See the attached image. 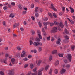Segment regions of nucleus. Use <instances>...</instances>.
Wrapping results in <instances>:
<instances>
[{
  "instance_id": "1",
  "label": "nucleus",
  "mask_w": 75,
  "mask_h": 75,
  "mask_svg": "<svg viewBox=\"0 0 75 75\" xmlns=\"http://www.w3.org/2000/svg\"><path fill=\"white\" fill-rule=\"evenodd\" d=\"M37 32L39 38H36L35 40L36 41H37V42H40V41H41V40H42V36H41V31L40 30H38Z\"/></svg>"
},
{
  "instance_id": "2",
  "label": "nucleus",
  "mask_w": 75,
  "mask_h": 75,
  "mask_svg": "<svg viewBox=\"0 0 75 75\" xmlns=\"http://www.w3.org/2000/svg\"><path fill=\"white\" fill-rule=\"evenodd\" d=\"M57 30L61 31V28L59 26H57V27H54L51 31V33H55L57 32Z\"/></svg>"
},
{
  "instance_id": "3",
  "label": "nucleus",
  "mask_w": 75,
  "mask_h": 75,
  "mask_svg": "<svg viewBox=\"0 0 75 75\" xmlns=\"http://www.w3.org/2000/svg\"><path fill=\"white\" fill-rule=\"evenodd\" d=\"M10 55V54L6 53L5 55V60H4V62L5 64H7V58Z\"/></svg>"
},
{
  "instance_id": "4",
  "label": "nucleus",
  "mask_w": 75,
  "mask_h": 75,
  "mask_svg": "<svg viewBox=\"0 0 75 75\" xmlns=\"http://www.w3.org/2000/svg\"><path fill=\"white\" fill-rule=\"evenodd\" d=\"M37 69V67H36L33 70V72H35V73H32L31 74L32 75H37V74H38V72H37V71H36Z\"/></svg>"
},
{
  "instance_id": "5",
  "label": "nucleus",
  "mask_w": 75,
  "mask_h": 75,
  "mask_svg": "<svg viewBox=\"0 0 75 75\" xmlns=\"http://www.w3.org/2000/svg\"><path fill=\"white\" fill-rule=\"evenodd\" d=\"M67 59L69 62H71L72 60V55L70 54H68L67 55Z\"/></svg>"
},
{
  "instance_id": "6",
  "label": "nucleus",
  "mask_w": 75,
  "mask_h": 75,
  "mask_svg": "<svg viewBox=\"0 0 75 75\" xmlns=\"http://www.w3.org/2000/svg\"><path fill=\"white\" fill-rule=\"evenodd\" d=\"M50 22H45L43 23V24L45 26V29L47 30V25L50 24Z\"/></svg>"
},
{
  "instance_id": "7",
  "label": "nucleus",
  "mask_w": 75,
  "mask_h": 75,
  "mask_svg": "<svg viewBox=\"0 0 75 75\" xmlns=\"http://www.w3.org/2000/svg\"><path fill=\"white\" fill-rule=\"evenodd\" d=\"M14 69H12L9 71L8 74L10 75H13L14 74Z\"/></svg>"
},
{
  "instance_id": "8",
  "label": "nucleus",
  "mask_w": 75,
  "mask_h": 75,
  "mask_svg": "<svg viewBox=\"0 0 75 75\" xmlns=\"http://www.w3.org/2000/svg\"><path fill=\"white\" fill-rule=\"evenodd\" d=\"M44 69V68H42L41 69L39 70L38 71V75H42V73H41V71H43Z\"/></svg>"
},
{
  "instance_id": "9",
  "label": "nucleus",
  "mask_w": 75,
  "mask_h": 75,
  "mask_svg": "<svg viewBox=\"0 0 75 75\" xmlns=\"http://www.w3.org/2000/svg\"><path fill=\"white\" fill-rule=\"evenodd\" d=\"M54 6V5L53 4H51V8L53 10H54V11H57V9Z\"/></svg>"
},
{
  "instance_id": "10",
  "label": "nucleus",
  "mask_w": 75,
  "mask_h": 75,
  "mask_svg": "<svg viewBox=\"0 0 75 75\" xmlns=\"http://www.w3.org/2000/svg\"><path fill=\"white\" fill-rule=\"evenodd\" d=\"M66 72V70L65 69L62 68L61 69L60 71V74H64Z\"/></svg>"
},
{
  "instance_id": "11",
  "label": "nucleus",
  "mask_w": 75,
  "mask_h": 75,
  "mask_svg": "<svg viewBox=\"0 0 75 75\" xmlns=\"http://www.w3.org/2000/svg\"><path fill=\"white\" fill-rule=\"evenodd\" d=\"M60 42L61 38H58L57 39V40L56 41V44H61Z\"/></svg>"
},
{
  "instance_id": "12",
  "label": "nucleus",
  "mask_w": 75,
  "mask_h": 75,
  "mask_svg": "<svg viewBox=\"0 0 75 75\" xmlns=\"http://www.w3.org/2000/svg\"><path fill=\"white\" fill-rule=\"evenodd\" d=\"M20 25V24L18 23H15L13 26V28H15L16 27H18V26H19Z\"/></svg>"
},
{
  "instance_id": "13",
  "label": "nucleus",
  "mask_w": 75,
  "mask_h": 75,
  "mask_svg": "<svg viewBox=\"0 0 75 75\" xmlns=\"http://www.w3.org/2000/svg\"><path fill=\"white\" fill-rule=\"evenodd\" d=\"M49 66L48 64H47L45 66V71H48V70L49 68Z\"/></svg>"
},
{
  "instance_id": "14",
  "label": "nucleus",
  "mask_w": 75,
  "mask_h": 75,
  "mask_svg": "<svg viewBox=\"0 0 75 75\" xmlns=\"http://www.w3.org/2000/svg\"><path fill=\"white\" fill-rule=\"evenodd\" d=\"M9 17H11V18H14L15 17V14L13 13H12L10 14L9 16Z\"/></svg>"
},
{
  "instance_id": "15",
  "label": "nucleus",
  "mask_w": 75,
  "mask_h": 75,
  "mask_svg": "<svg viewBox=\"0 0 75 75\" xmlns=\"http://www.w3.org/2000/svg\"><path fill=\"white\" fill-rule=\"evenodd\" d=\"M11 62L13 64H15L16 63L14 61H15V59L14 58H12L11 59Z\"/></svg>"
},
{
  "instance_id": "16",
  "label": "nucleus",
  "mask_w": 75,
  "mask_h": 75,
  "mask_svg": "<svg viewBox=\"0 0 75 75\" xmlns=\"http://www.w3.org/2000/svg\"><path fill=\"white\" fill-rule=\"evenodd\" d=\"M33 45L35 47H37L38 46V42H35L33 43Z\"/></svg>"
},
{
  "instance_id": "17",
  "label": "nucleus",
  "mask_w": 75,
  "mask_h": 75,
  "mask_svg": "<svg viewBox=\"0 0 75 75\" xmlns=\"http://www.w3.org/2000/svg\"><path fill=\"white\" fill-rule=\"evenodd\" d=\"M60 27L61 28H62L63 27H64V25H63V24L62 23V22H61L60 23Z\"/></svg>"
},
{
  "instance_id": "18",
  "label": "nucleus",
  "mask_w": 75,
  "mask_h": 75,
  "mask_svg": "<svg viewBox=\"0 0 75 75\" xmlns=\"http://www.w3.org/2000/svg\"><path fill=\"white\" fill-rule=\"evenodd\" d=\"M42 61L41 60H39L38 61V66L40 65Z\"/></svg>"
},
{
  "instance_id": "19",
  "label": "nucleus",
  "mask_w": 75,
  "mask_h": 75,
  "mask_svg": "<svg viewBox=\"0 0 75 75\" xmlns=\"http://www.w3.org/2000/svg\"><path fill=\"white\" fill-rule=\"evenodd\" d=\"M69 8L71 10V13H74V11H75L74 10L73 8H72V7H69Z\"/></svg>"
},
{
  "instance_id": "20",
  "label": "nucleus",
  "mask_w": 75,
  "mask_h": 75,
  "mask_svg": "<svg viewBox=\"0 0 75 75\" xmlns=\"http://www.w3.org/2000/svg\"><path fill=\"white\" fill-rule=\"evenodd\" d=\"M57 52V50H54L52 51V54H55Z\"/></svg>"
},
{
  "instance_id": "21",
  "label": "nucleus",
  "mask_w": 75,
  "mask_h": 75,
  "mask_svg": "<svg viewBox=\"0 0 75 75\" xmlns=\"http://www.w3.org/2000/svg\"><path fill=\"white\" fill-rule=\"evenodd\" d=\"M67 19H68V20H69L70 22H71V24H74V21H72V20H70V19H69V18H67Z\"/></svg>"
},
{
  "instance_id": "22",
  "label": "nucleus",
  "mask_w": 75,
  "mask_h": 75,
  "mask_svg": "<svg viewBox=\"0 0 75 75\" xmlns=\"http://www.w3.org/2000/svg\"><path fill=\"white\" fill-rule=\"evenodd\" d=\"M30 67L31 69H33L34 68V65L32 63H31L30 65Z\"/></svg>"
},
{
  "instance_id": "23",
  "label": "nucleus",
  "mask_w": 75,
  "mask_h": 75,
  "mask_svg": "<svg viewBox=\"0 0 75 75\" xmlns=\"http://www.w3.org/2000/svg\"><path fill=\"white\" fill-rule=\"evenodd\" d=\"M55 66H58V65H59V61L58 60H57L56 62V63L55 64Z\"/></svg>"
},
{
  "instance_id": "24",
  "label": "nucleus",
  "mask_w": 75,
  "mask_h": 75,
  "mask_svg": "<svg viewBox=\"0 0 75 75\" xmlns=\"http://www.w3.org/2000/svg\"><path fill=\"white\" fill-rule=\"evenodd\" d=\"M58 55L60 57H63L64 56V54L59 53Z\"/></svg>"
},
{
  "instance_id": "25",
  "label": "nucleus",
  "mask_w": 75,
  "mask_h": 75,
  "mask_svg": "<svg viewBox=\"0 0 75 75\" xmlns=\"http://www.w3.org/2000/svg\"><path fill=\"white\" fill-rule=\"evenodd\" d=\"M52 69H50L49 72L50 75H52Z\"/></svg>"
},
{
  "instance_id": "26",
  "label": "nucleus",
  "mask_w": 75,
  "mask_h": 75,
  "mask_svg": "<svg viewBox=\"0 0 75 75\" xmlns=\"http://www.w3.org/2000/svg\"><path fill=\"white\" fill-rule=\"evenodd\" d=\"M38 7H36L35 9V13H37V12H38Z\"/></svg>"
},
{
  "instance_id": "27",
  "label": "nucleus",
  "mask_w": 75,
  "mask_h": 75,
  "mask_svg": "<svg viewBox=\"0 0 75 75\" xmlns=\"http://www.w3.org/2000/svg\"><path fill=\"white\" fill-rule=\"evenodd\" d=\"M48 14L49 15V16H50V17H51V18H53V16H52V14L50 13H48Z\"/></svg>"
},
{
  "instance_id": "28",
  "label": "nucleus",
  "mask_w": 75,
  "mask_h": 75,
  "mask_svg": "<svg viewBox=\"0 0 75 75\" xmlns=\"http://www.w3.org/2000/svg\"><path fill=\"white\" fill-rule=\"evenodd\" d=\"M65 33H66L67 34H69V31H68L67 30V29H65Z\"/></svg>"
},
{
  "instance_id": "29",
  "label": "nucleus",
  "mask_w": 75,
  "mask_h": 75,
  "mask_svg": "<svg viewBox=\"0 0 75 75\" xmlns=\"http://www.w3.org/2000/svg\"><path fill=\"white\" fill-rule=\"evenodd\" d=\"M42 47H39V49L38 50L39 52H41L42 51Z\"/></svg>"
},
{
  "instance_id": "30",
  "label": "nucleus",
  "mask_w": 75,
  "mask_h": 75,
  "mask_svg": "<svg viewBox=\"0 0 75 75\" xmlns=\"http://www.w3.org/2000/svg\"><path fill=\"white\" fill-rule=\"evenodd\" d=\"M18 8H20V10H21V9L23 8L22 7H21V5L20 4L18 5Z\"/></svg>"
},
{
  "instance_id": "31",
  "label": "nucleus",
  "mask_w": 75,
  "mask_h": 75,
  "mask_svg": "<svg viewBox=\"0 0 75 75\" xmlns=\"http://www.w3.org/2000/svg\"><path fill=\"white\" fill-rule=\"evenodd\" d=\"M51 38V36H49L47 37L46 39L47 41H50V39Z\"/></svg>"
},
{
  "instance_id": "32",
  "label": "nucleus",
  "mask_w": 75,
  "mask_h": 75,
  "mask_svg": "<svg viewBox=\"0 0 75 75\" xmlns=\"http://www.w3.org/2000/svg\"><path fill=\"white\" fill-rule=\"evenodd\" d=\"M17 48L18 50V51H20V50H21V48L19 46H18L17 47Z\"/></svg>"
},
{
  "instance_id": "33",
  "label": "nucleus",
  "mask_w": 75,
  "mask_h": 75,
  "mask_svg": "<svg viewBox=\"0 0 75 75\" xmlns=\"http://www.w3.org/2000/svg\"><path fill=\"white\" fill-rule=\"evenodd\" d=\"M23 60L24 61H28V60H29V59L27 58H25L23 59Z\"/></svg>"
},
{
  "instance_id": "34",
  "label": "nucleus",
  "mask_w": 75,
  "mask_h": 75,
  "mask_svg": "<svg viewBox=\"0 0 75 75\" xmlns=\"http://www.w3.org/2000/svg\"><path fill=\"white\" fill-rule=\"evenodd\" d=\"M22 54H23V55H26V52L25 50H23L22 51Z\"/></svg>"
},
{
  "instance_id": "35",
  "label": "nucleus",
  "mask_w": 75,
  "mask_h": 75,
  "mask_svg": "<svg viewBox=\"0 0 75 75\" xmlns=\"http://www.w3.org/2000/svg\"><path fill=\"white\" fill-rule=\"evenodd\" d=\"M54 24L55 25H58L59 24V23L57 22V21H55L54 22Z\"/></svg>"
},
{
  "instance_id": "36",
  "label": "nucleus",
  "mask_w": 75,
  "mask_h": 75,
  "mask_svg": "<svg viewBox=\"0 0 75 75\" xmlns=\"http://www.w3.org/2000/svg\"><path fill=\"white\" fill-rule=\"evenodd\" d=\"M39 25L40 27H41V26H42V24L40 21L39 22Z\"/></svg>"
},
{
  "instance_id": "37",
  "label": "nucleus",
  "mask_w": 75,
  "mask_h": 75,
  "mask_svg": "<svg viewBox=\"0 0 75 75\" xmlns=\"http://www.w3.org/2000/svg\"><path fill=\"white\" fill-rule=\"evenodd\" d=\"M0 74L1 75H4V73L2 71H0Z\"/></svg>"
},
{
  "instance_id": "38",
  "label": "nucleus",
  "mask_w": 75,
  "mask_h": 75,
  "mask_svg": "<svg viewBox=\"0 0 75 75\" xmlns=\"http://www.w3.org/2000/svg\"><path fill=\"white\" fill-rule=\"evenodd\" d=\"M54 25V23L52 22L51 23H50V26H53Z\"/></svg>"
},
{
  "instance_id": "39",
  "label": "nucleus",
  "mask_w": 75,
  "mask_h": 75,
  "mask_svg": "<svg viewBox=\"0 0 75 75\" xmlns=\"http://www.w3.org/2000/svg\"><path fill=\"white\" fill-rule=\"evenodd\" d=\"M58 72V70L57 69H55V73L56 74H57V73Z\"/></svg>"
},
{
  "instance_id": "40",
  "label": "nucleus",
  "mask_w": 75,
  "mask_h": 75,
  "mask_svg": "<svg viewBox=\"0 0 75 75\" xmlns=\"http://www.w3.org/2000/svg\"><path fill=\"white\" fill-rule=\"evenodd\" d=\"M65 7H63L62 8V10L63 12L65 11Z\"/></svg>"
},
{
  "instance_id": "41",
  "label": "nucleus",
  "mask_w": 75,
  "mask_h": 75,
  "mask_svg": "<svg viewBox=\"0 0 75 75\" xmlns=\"http://www.w3.org/2000/svg\"><path fill=\"white\" fill-rule=\"evenodd\" d=\"M65 24L66 26V27H68V25H67V24H68V22H67V21H65Z\"/></svg>"
},
{
  "instance_id": "42",
  "label": "nucleus",
  "mask_w": 75,
  "mask_h": 75,
  "mask_svg": "<svg viewBox=\"0 0 75 75\" xmlns=\"http://www.w3.org/2000/svg\"><path fill=\"white\" fill-rule=\"evenodd\" d=\"M64 38L65 39H66V40H68V39H69V38L67 35L65 36H64Z\"/></svg>"
},
{
  "instance_id": "43",
  "label": "nucleus",
  "mask_w": 75,
  "mask_h": 75,
  "mask_svg": "<svg viewBox=\"0 0 75 75\" xmlns=\"http://www.w3.org/2000/svg\"><path fill=\"white\" fill-rule=\"evenodd\" d=\"M52 60V56L50 55L49 57V61H51Z\"/></svg>"
},
{
  "instance_id": "44",
  "label": "nucleus",
  "mask_w": 75,
  "mask_h": 75,
  "mask_svg": "<svg viewBox=\"0 0 75 75\" xmlns=\"http://www.w3.org/2000/svg\"><path fill=\"white\" fill-rule=\"evenodd\" d=\"M29 43H30V45H32L33 44V41L31 40H30L29 41Z\"/></svg>"
},
{
  "instance_id": "45",
  "label": "nucleus",
  "mask_w": 75,
  "mask_h": 75,
  "mask_svg": "<svg viewBox=\"0 0 75 75\" xmlns=\"http://www.w3.org/2000/svg\"><path fill=\"white\" fill-rule=\"evenodd\" d=\"M71 49L72 50H75V46H71Z\"/></svg>"
},
{
  "instance_id": "46",
  "label": "nucleus",
  "mask_w": 75,
  "mask_h": 75,
  "mask_svg": "<svg viewBox=\"0 0 75 75\" xmlns=\"http://www.w3.org/2000/svg\"><path fill=\"white\" fill-rule=\"evenodd\" d=\"M35 16L36 17H38V16H39V14L38 13H36L35 14Z\"/></svg>"
},
{
  "instance_id": "47",
  "label": "nucleus",
  "mask_w": 75,
  "mask_h": 75,
  "mask_svg": "<svg viewBox=\"0 0 75 75\" xmlns=\"http://www.w3.org/2000/svg\"><path fill=\"white\" fill-rule=\"evenodd\" d=\"M11 5L12 6H15V3L14 2H12L11 3Z\"/></svg>"
},
{
  "instance_id": "48",
  "label": "nucleus",
  "mask_w": 75,
  "mask_h": 75,
  "mask_svg": "<svg viewBox=\"0 0 75 75\" xmlns=\"http://www.w3.org/2000/svg\"><path fill=\"white\" fill-rule=\"evenodd\" d=\"M55 40V38H54L52 37L51 39V41H54Z\"/></svg>"
},
{
  "instance_id": "49",
  "label": "nucleus",
  "mask_w": 75,
  "mask_h": 75,
  "mask_svg": "<svg viewBox=\"0 0 75 75\" xmlns=\"http://www.w3.org/2000/svg\"><path fill=\"white\" fill-rule=\"evenodd\" d=\"M38 45H39L40 46H42V43L40 42H38Z\"/></svg>"
},
{
  "instance_id": "50",
  "label": "nucleus",
  "mask_w": 75,
  "mask_h": 75,
  "mask_svg": "<svg viewBox=\"0 0 75 75\" xmlns=\"http://www.w3.org/2000/svg\"><path fill=\"white\" fill-rule=\"evenodd\" d=\"M43 35L44 36H46L47 35V33L46 32H43Z\"/></svg>"
},
{
  "instance_id": "51",
  "label": "nucleus",
  "mask_w": 75,
  "mask_h": 75,
  "mask_svg": "<svg viewBox=\"0 0 75 75\" xmlns=\"http://www.w3.org/2000/svg\"><path fill=\"white\" fill-rule=\"evenodd\" d=\"M20 30L21 31H24V28L23 27L21 28Z\"/></svg>"
},
{
  "instance_id": "52",
  "label": "nucleus",
  "mask_w": 75,
  "mask_h": 75,
  "mask_svg": "<svg viewBox=\"0 0 75 75\" xmlns=\"http://www.w3.org/2000/svg\"><path fill=\"white\" fill-rule=\"evenodd\" d=\"M27 13V12L25 11H23V14H25Z\"/></svg>"
},
{
  "instance_id": "53",
  "label": "nucleus",
  "mask_w": 75,
  "mask_h": 75,
  "mask_svg": "<svg viewBox=\"0 0 75 75\" xmlns=\"http://www.w3.org/2000/svg\"><path fill=\"white\" fill-rule=\"evenodd\" d=\"M4 10H6L7 8V6H5L3 7V8Z\"/></svg>"
},
{
  "instance_id": "54",
  "label": "nucleus",
  "mask_w": 75,
  "mask_h": 75,
  "mask_svg": "<svg viewBox=\"0 0 75 75\" xmlns=\"http://www.w3.org/2000/svg\"><path fill=\"white\" fill-rule=\"evenodd\" d=\"M28 64H25L24 66V68H27V67H28Z\"/></svg>"
},
{
  "instance_id": "55",
  "label": "nucleus",
  "mask_w": 75,
  "mask_h": 75,
  "mask_svg": "<svg viewBox=\"0 0 75 75\" xmlns=\"http://www.w3.org/2000/svg\"><path fill=\"white\" fill-rule=\"evenodd\" d=\"M69 67H70V65L69 64H67L66 66V68H69Z\"/></svg>"
},
{
  "instance_id": "56",
  "label": "nucleus",
  "mask_w": 75,
  "mask_h": 75,
  "mask_svg": "<svg viewBox=\"0 0 75 75\" xmlns=\"http://www.w3.org/2000/svg\"><path fill=\"white\" fill-rule=\"evenodd\" d=\"M31 7L32 8H33L34 7V4H33L31 5Z\"/></svg>"
},
{
  "instance_id": "57",
  "label": "nucleus",
  "mask_w": 75,
  "mask_h": 75,
  "mask_svg": "<svg viewBox=\"0 0 75 75\" xmlns=\"http://www.w3.org/2000/svg\"><path fill=\"white\" fill-rule=\"evenodd\" d=\"M28 58H31L32 57V56L31 55H29L28 56Z\"/></svg>"
},
{
  "instance_id": "58",
  "label": "nucleus",
  "mask_w": 75,
  "mask_h": 75,
  "mask_svg": "<svg viewBox=\"0 0 75 75\" xmlns=\"http://www.w3.org/2000/svg\"><path fill=\"white\" fill-rule=\"evenodd\" d=\"M44 21H47L48 20V18L47 17H46L44 19Z\"/></svg>"
},
{
  "instance_id": "59",
  "label": "nucleus",
  "mask_w": 75,
  "mask_h": 75,
  "mask_svg": "<svg viewBox=\"0 0 75 75\" xmlns=\"http://www.w3.org/2000/svg\"><path fill=\"white\" fill-rule=\"evenodd\" d=\"M3 24L4 26H6V22L4 21L3 22Z\"/></svg>"
},
{
  "instance_id": "60",
  "label": "nucleus",
  "mask_w": 75,
  "mask_h": 75,
  "mask_svg": "<svg viewBox=\"0 0 75 75\" xmlns=\"http://www.w3.org/2000/svg\"><path fill=\"white\" fill-rule=\"evenodd\" d=\"M23 23L25 25H27V22H26V21H24Z\"/></svg>"
},
{
  "instance_id": "61",
  "label": "nucleus",
  "mask_w": 75,
  "mask_h": 75,
  "mask_svg": "<svg viewBox=\"0 0 75 75\" xmlns=\"http://www.w3.org/2000/svg\"><path fill=\"white\" fill-rule=\"evenodd\" d=\"M25 55H23V54H22V53H21V56L22 57H24V56Z\"/></svg>"
},
{
  "instance_id": "62",
  "label": "nucleus",
  "mask_w": 75,
  "mask_h": 75,
  "mask_svg": "<svg viewBox=\"0 0 75 75\" xmlns=\"http://www.w3.org/2000/svg\"><path fill=\"white\" fill-rule=\"evenodd\" d=\"M17 56L18 57H19L20 56V54L19 53H18L17 54Z\"/></svg>"
},
{
  "instance_id": "63",
  "label": "nucleus",
  "mask_w": 75,
  "mask_h": 75,
  "mask_svg": "<svg viewBox=\"0 0 75 75\" xmlns=\"http://www.w3.org/2000/svg\"><path fill=\"white\" fill-rule=\"evenodd\" d=\"M53 15L54 17H57V16L55 13H53Z\"/></svg>"
},
{
  "instance_id": "64",
  "label": "nucleus",
  "mask_w": 75,
  "mask_h": 75,
  "mask_svg": "<svg viewBox=\"0 0 75 75\" xmlns=\"http://www.w3.org/2000/svg\"><path fill=\"white\" fill-rule=\"evenodd\" d=\"M13 36L14 37H17V35L14 34H13Z\"/></svg>"
}]
</instances>
